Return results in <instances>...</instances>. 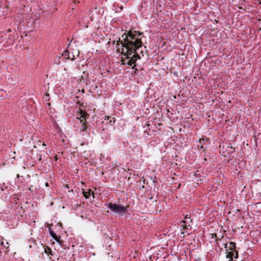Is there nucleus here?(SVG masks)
I'll use <instances>...</instances> for the list:
<instances>
[{
  "label": "nucleus",
  "mask_w": 261,
  "mask_h": 261,
  "mask_svg": "<svg viewBox=\"0 0 261 261\" xmlns=\"http://www.w3.org/2000/svg\"><path fill=\"white\" fill-rule=\"evenodd\" d=\"M191 222V221L190 220V217H188V215L185 217V220L181 222V226L184 228H186L187 227V225L189 226L190 223Z\"/></svg>",
  "instance_id": "4"
},
{
  "label": "nucleus",
  "mask_w": 261,
  "mask_h": 261,
  "mask_svg": "<svg viewBox=\"0 0 261 261\" xmlns=\"http://www.w3.org/2000/svg\"><path fill=\"white\" fill-rule=\"evenodd\" d=\"M45 186H46V187H48V182H46V184H45Z\"/></svg>",
  "instance_id": "10"
},
{
  "label": "nucleus",
  "mask_w": 261,
  "mask_h": 261,
  "mask_svg": "<svg viewBox=\"0 0 261 261\" xmlns=\"http://www.w3.org/2000/svg\"><path fill=\"white\" fill-rule=\"evenodd\" d=\"M226 245H227V244H225V247H226Z\"/></svg>",
  "instance_id": "13"
},
{
  "label": "nucleus",
  "mask_w": 261,
  "mask_h": 261,
  "mask_svg": "<svg viewBox=\"0 0 261 261\" xmlns=\"http://www.w3.org/2000/svg\"><path fill=\"white\" fill-rule=\"evenodd\" d=\"M42 145H43V146H45L46 145H45V144L44 143H42Z\"/></svg>",
  "instance_id": "11"
},
{
  "label": "nucleus",
  "mask_w": 261,
  "mask_h": 261,
  "mask_svg": "<svg viewBox=\"0 0 261 261\" xmlns=\"http://www.w3.org/2000/svg\"><path fill=\"white\" fill-rule=\"evenodd\" d=\"M142 45L141 39L136 36V32L125 33L116 42L117 51L123 55L125 58L122 60L123 64L130 66L134 64L139 58L136 50Z\"/></svg>",
  "instance_id": "1"
},
{
  "label": "nucleus",
  "mask_w": 261,
  "mask_h": 261,
  "mask_svg": "<svg viewBox=\"0 0 261 261\" xmlns=\"http://www.w3.org/2000/svg\"><path fill=\"white\" fill-rule=\"evenodd\" d=\"M50 235L51 236V237L54 239V240H55L56 241L59 242V240L60 239V237H58L56 233L53 232V231H50Z\"/></svg>",
  "instance_id": "7"
},
{
  "label": "nucleus",
  "mask_w": 261,
  "mask_h": 261,
  "mask_svg": "<svg viewBox=\"0 0 261 261\" xmlns=\"http://www.w3.org/2000/svg\"><path fill=\"white\" fill-rule=\"evenodd\" d=\"M45 96H49V95H48V94H46Z\"/></svg>",
  "instance_id": "12"
},
{
  "label": "nucleus",
  "mask_w": 261,
  "mask_h": 261,
  "mask_svg": "<svg viewBox=\"0 0 261 261\" xmlns=\"http://www.w3.org/2000/svg\"><path fill=\"white\" fill-rule=\"evenodd\" d=\"M73 58H71L70 57H68V58L70 59L71 60H73L74 59V56L76 55L77 57H79L80 55V51L77 49H75L73 52Z\"/></svg>",
  "instance_id": "6"
},
{
  "label": "nucleus",
  "mask_w": 261,
  "mask_h": 261,
  "mask_svg": "<svg viewBox=\"0 0 261 261\" xmlns=\"http://www.w3.org/2000/svg\"><path fill=\"white\" fill-rule=\"evenodd\" d=\"M83 195L86 198L89 197L91 194L92 195L93 198H94V193L92 192L91 190L88 189L87 191L83 192Z\"/></svg>",
  "instance_id": "5"
},
{
  "label": "nucleus",
  "mask_w": 261,
  "mask_h": 261,
  "mask_svg": "<svg viewBox=\"0 0 261 261\" xmlns=\"http://www.w3.org/2000/svg\"><path fill=\"white\" fill-rule=\"evenodd\" d=\"M89 117V114L85 111L80 109L79 116L77 117V119L80 120L81 124V130L82 132H86L87 129L86 120Z\"/></svg>",
  "instance_id": "2"
},
{
  "label": "nucleus",
  "mask_w": 261,
  "mask_h": 261,
  "mask_svg": "<svg viewBox=\"0 0 261 261\" xmlns=\"http://www.w3.org/2000/svg\"><path fill=\"white\" fill-rule=\"evenodd\" d=\"M142 33L139 32L138 33V36H141L142 35Z\"/></svg>",
  "instance_id": "9"
},
{
  "label": "nucleus",
  "mask_w": 261,
  "mask_h": 261,
  "mask_svg": "<svg viewBox=\"0 0 261 261\" xmlns=\"http://www.w3.org/2000/svg\"><path fill=\"white\" fill-rule=\"evenodd\" d=\"M127 206H121L115 203H109V208L114 213H125L127 210Z\"/></svg>",
  "instance_id": "3"
},
{
  "label": "nucleus",
  "mask_w": 261,
  "mask_h": 261,
  "mask_svg": "<svg viewBox=\"0 0 261 261\" xmlns=\"http://www.w3.org/2000/svg\"><path fill=\"white\" fill-rule=\"evenodd\" d=\"M204 142H205V140H204V139H202H202H199V143H200L201 145H202L203 144H204ZM200 148H201V149H202V148H203V146H202V145H201Z\"/></svg>",
  "instance_id": "8"
}]
</instances>
